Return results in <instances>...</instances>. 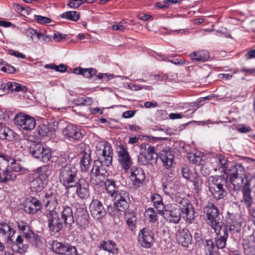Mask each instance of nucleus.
I'll use <instances>...</instances> for the list:
<instances>
[{"label":"nucleus","instance_id":"nucleus-1","mask_svg":"<svg viewBox=\"0 0 255 255\" xmlns=\"http://www.w3.org/2000/svg\"><path fill=\"white\" fill-rule=\"evenodd\" d=\"M171 185L172 184L170 182H166L162 184V189L164 193L169 196L173 202L179 204L183 219L186 222L191 223L195 218L193 205L187 198L181 197L179 193H173Z\"/></svg>","mask_w":255,"mask_h":255},{"label":"nucleus","instance_id":"nucleus-2","mask_svg":"<svg viewBox=\"0 0 255 255\" xmlns=\"http://www.w3.org/2000/svg\"><path fill=\"white\" fill-rule=\"evenodd\" d=\"M128 194L127 192H122L121 194L117 195L115 198L113 206L109 205L107 208V212L112 216L115 223L117 224L120 222L122 216V213L125 212L128 207Z\"/></svg>","mask_w":255,"mask_h":255},{"label":"nucleus","instance_id":"nucleus-3","mask_svg":"<svg viewBox=\"0 0 255 255\" xmlns=\"http://www.w3.org/2000/svg\"><path fill=\"white\" fill-rule=\"evenodd\" d=\"M227 182V175L210 176L208 178V187L212 198L215 200L223 199L227 195L225 189Z\"/></svg>","mask_w":255,"mask_h":255},{"label":"nucleus","instance_id":"nucleus-4","mask_svg":"<svg viewBox=\"0 0 255 255\" xmlns=\"http://www.w3.org/2000/svg\"><path fill=\"white\" fill-rule=\"evenodd\" d=\"M78 170L74 165H68L58 169L59 182L67 191L75 187L78 179Z\"/></svg>","mask_w":255,"mask_h":255},{"label":"nucleus","instance_id":"nucleus-5","mask_svg":"<svg viewBox=\"0 0 255 255\" xmlns=\"http://www.w3.org/2000/svg\"><path fill=\"white\" fill-rule=\"evenodd\" d=\"M137 161L139 164L145 166H152L157 162L158 154L154 146L147 143L140 145Z\"/></svg>","mask_w":255,"mask_h":255},{"label":"nucleus","instance_id":"nucleus-6","mask_svg":"<svg viewBox=\"0 0 255 255\" xmlns=\"http://www.w3.org/2000/svg\"><path fill=\"white\" fill-rule=\"evenodd\" d=\"M96 153L98 160L107 167L111 165L113 158V149L111 144L106 141H100L96 144Z\"/></svg>","mask_w":255,"mask_h":255},{"label":"nucleus","instance_id":"nucleus-7","mask_svg":"<svg viewBox=\"0 0 255 255\" xmlns=\"http://www.w3.org/2000/svg\"><path fill=\"white\" fill-rule=\"evenodd\" d=\"M105 166L100 160L94 161L90 175L91 182L93 184L100 185L104 182L108 175L107 169Z\"/></svg>","mask_w":255,"mask_h":255},{"label":"nucleus","instance_id":"nucleus-8","mask_svg":"<svg viewBox=\"0 0 255 255\" xmlns=\"http://www.w3.org/2000/svg\"><path fill=\"white\" fill-rule=\"evenodd\" d=\"M14 123L21 131L32 130L36 126V120L33 117L24 113H17L14 119Z\"/></svg>","mask_w":255,"mask_h":255},{"label":"nucleus","instance_id":"nucleus-9","mask_svg":"<svg viewBox=\"0 0 255 255\" xmlns=\"http://www.w3.org/2000/svg\"><path fill=\"white\" fill-rule=\"evenodd\" d=\"M207 215V222L214 230H218L219 228L225 226L224 223L219 221L218 210L212 203H209L204 210Z\"/></svg>","mask_w":255,"mask_h":255},{"label":"nucleus","instance_id":"nucleus-10","mask_svg":"<svg viewBox=\"0 0 255 255\" xmlns=\"http://www.w3.org/2000/svg\"><path fill=\"white\" fill-rule=\"evenodd\" d=\"M116 151L119 164L125 171H127L130 168L133 163L127 147L120 144L117 147Z\"/></svg>","mask_w":255,"mask_h":255},{"label":"nucleus","instance_id":"nucleus-11","mask_svg":"<svg viewBox=\"0 0 255 255\" xmlns=\"http://www.w3.org/2000/svg\"><path fill=\"white\" fill-rule=\"evenodd\" d=\"M175 203L165 205L162 215H164L167 219L170 222L178 223L181 219V214L183 215L179 204Z\"/></svg>","mask_w":255,"mask_h":255},{"label":"nucleus","instance_id":"nucleus-12","mask_svg":"<svg viewBox=\"0 0 255 255\" xmlns=\"http://www.w3.org/2000/svg\"><path fill=\"white\" fill-rule=\"evenodd\" d=\"M48 222V227L51 234H55L61 231L63 227V223L56 211L45 212Z\"/></svg>","mask_w":255,"mask_h":255},{"label":"nucleus","instance_id":"nucleus-13","mask_svg":"<svg viewBox=\"0 0 255 255\" xmlns=\"http://www.w3.org/2000/svg\"><path fill=\"white\" fill-rule=\"evenodd\" d=\"M137 241L142 247L150 248L154 242V234L150 229L144 228L139 231Z\"/></svg>","mask_w":255,"mask_h":255},{"label":"nucleus","instance_id":"nucleus-14","mask_svg":"<svg viewBox=\"0 0 255 255\" xmlns=\"http://www.w3.org/2000/svg\"><path fill=\"white\" fill-rule=\"evenodd\" d=\"M130 169L129 177L132 185L136 188L141 186L145 179L144 170L141 168L136 166L131 167Z\"/></svg>","mask_w":255,"mask_h":255},{"label":"nucleus","instance_id":"nucleus-15","mask_svg":"<svg viewBox=\"0 0 255 255\" xmlns=\"http://www.w3.org/2000/svg\"><path fill=\"white\" fill-rule=\"evenodd\" d=\"M26 178L29 182V189L32 192H41L47 184L46 181L38 176H35L33 174H28Z\"/></svg>","mask_w":255,"mask_h":255},{"label":"nucleus","instance_id":"nucleus-16","mask_svg":"<svg viewBox=\"0 0 255 255\" xmlns=\"http://www.w3.org/2000/svg\"><path fill=\"white\" fill-rule=\"evenodd\" d=\"M60 218L63 222L65 226L71 229L75 221L71 207L68 205L63 206L60 211Z\"/></svg>","mask_w":255,"mask_h":255},{"label":"nucleus","instance_id":"nucleus-17","mask_svg":"<svg viewBox=\"0 0 255 255\" xmlns=\"http://www.w3.org/2000/svg\"><path fill=\"white\" fill-rule=\"evenodd\" d=\"M176 238L178 243L185 248L188 247L192 241L189 231L185 228L178 229L176 234Z\"/></svg>","mask_w":255,"mask_h":255},{"label":"nucleus","instance_id":"nucleus-18","mask_svg":"<svg viewBox=\"0 0 255 255\" xmlns=\"http://www.w3.org/2000/svg\"><path fill=\"white\" fill-rule=\"evenodd\" d=\"M43 202L46 205V212L56 211L58 205V196L52 190H49L46 192Z\"/></svg>","mask_w":255,"mask_h":255},{"label":"nucleus","instance_id":"nucleus-19","mask_svg":"<svg viewBox=\"0 0 255 255\" xmlns=\"http://www.w3.org/2000/svg\"><path fill=\"white\" fill-rule=\"evenodd\" d=\"M218 237L215 238L214 242L218 250L223 249L227 244V240L228 238V230L226 226L219 228L218 230H214Z\"/></svg>","mask_w":255,"mask_h":255},{"label":"nucleus","instance_id":"nucleus-20","mask_svg":"<svg viewBox=\"0 0 255 255\" xmlns=\"http://www.w3.org/2000/svg\"><path fill=\"white\" fill-rule=\"evenodd\" d=\"M64 136L69 139L80 140L83 137V134L80 128L74 125H69L63 130Z\"/></svg>","mask_w":255,"mask_h":255},{"label":"nucleus","instance_id":"nucleus-21","mask_svg":"<svg viewBox=\"0 0 255 255\" xmlns=\"http://www.w3.org/2000/svg\"><path fill=\"white\" fill-rule=\"evenodd\" d=\"M89 208L92 216L97 220L102 218L106 214L102 203L98 200H93L90 204Z\"/></svg>","mask_w":255,"mask_h":255},{"label":"nucleus","instance_id":"nucleus-22","mask_svg":"<svg viewBox=\"0 0 255 255\" xmlns=\"http://www.w3.org/2000/svg\"><path fill=\"white\" fill-rule=\"evenodd\" d=\"M0 139L7 140L9 141L19 140V135L13 130L6 127L3 124H0Z\"/></svg>","mask_w":255,"mask_h":255},{"label":"nucleus","instance_id":"nucleus-23","mask_svg":"<svg viewBox=\"0 0 255 255\" xmlns=\"http://www.w3.org/2000/svg\"><path fill=\"white\" fill-rule=\"evenodd\" d=\"M41 208V203L36 198L30 197L26 199L24 207L25 212L29 214H36Z\"/></svg>","mask_w":255,"mask_h":255},{"label":"nucleus","instance_id":"nucleus-24","mask_svg":"<svg viewBox=\"0 0 255 255\" xmlns=\"http://www.w3.org/2000/svg\"><path fill=\"white\" fill-rule=\"evenodd\" d=\"M76 193L81 199H86L90 195L89 184L84 178H80L76 182Z\"/></svg>","mask_w":255,"mask_h":255},{"label":"nucleus","instance_id":"nucleus-25","mask_svg":"<svg viewBox=\"0 0 255 255\" xmlns=\"http://www.w3.org/2000/svg\"><path fill=\"white\" fill-rule=\"evenodd\" d=\"M15 231L8 224L4 222H0V237L4 239L7 242H13L12 237Z\"/></svg>","mask_w":255,"mask_h":255},{"label":"nucleus","instance_id":"nucleus-26","mask_svg":"<svg viewBox=\"0 0 255 255\" xmlns=\"http://www.w3.org/2000/svg\"><path fill=\"white\" fill-rule=\"evenodd\" d=\"M250 182V180H247L242 190L243 193L242 202L245 204L249 210H251V207L253 204V198L251 195V189Z\"/></svg>","mask_w":255,"mask_h":255},{"label":"nucleus","instance_id":"nucleus-27","mask_svg":"<svg viewBox=\"0 0 255 255\" xmlns=\"http://www.w3.org/2000/svg\"><path fill=\"white\" fill-rule=\"evenodd\" d=\"M160 158L166 168L169 169L171 167L174 161V156L169 148H165L161 151Z\"/></svg>","mask_w":255,"mask_h":255},{"label":"nucleus","instance_id":"nucleus-28","mask_svg":"<svg viewBox=\"0 0 255 255\" xmlns=\"http://www.w3.org/2000/svg\"><path fill=\"white\" fill-rule=\"evenodd\" d=\"M105 185V189L109 195L114 198L115 200V197L117 195L121 194L122 192H126L125 190H118V187L116 185V182L112 179H107L104 182Z\"/></svg>","mask_w":255,"mask_h":255},{"label":"nucleus","instance_id":"nucleus-29","mask_svg":"<svg viewBox=\"0 0 255 255\" xmlns=\"http://www.w3.org/2000/svg\"><path fill=\"white\" fill-rule=\"evenodd\" d=\"M12 248L19 254L24 253L28 248V245L26 240L24 237L19 235L17 237L16 240L13 242Z\"/></svg>","mask_w":255,"mask_h":255},{"label":"nucleus","instance_id":"nucleus-30","mask_svg":"<svg viewBox=\"0 0 255 255\" xmlns=\"http://www.w3.org/2000/svg\"><path fill=\"white\" fill-rule=\"evenodd\" d=\"M243 219L240 216H233L230 221H228L229 231L232 234L238 233L241 231Z\"/></svg>","mask_w":255,"mask_h":255},{"label":"nucleus","instance_id":"nucleus-31","mask_svg":"<svg viewBox=\"0 0 255 255\" xmlns=\"http://www.w3.org/2000/svg\"><path fill=\"white\" fill-rule=\"evenodd\" d=\"M181 173L182 176L186 180L193 182L195 188H198V179L196 178V175L193 173V172L190 169L189 166L187 165H184L181 168Z\"/></svg>","mask_w":255,"mask_h":255},{"label":"nucleus","instance_id":"nucleus-32","mask_svg":"<svg viewBox=\"0 0 255 255\" xmlns=\"http://www.w3.org/2000/svg\"><path fill=\"white\" fill-rule=\"evenodd\" d=\"M16 178V175L11 171H9L8 167H0V183H7L9 181H14Z\"/></svg>","mask_w":255,"mask_h":255},{"label":"nucleus","instance_id":"nucleus-33","mask_svg":"<svg viewBox=\"0 0 255 255\" xmlns=\"http://www.w3.org/2000/svg\"><path fill=\"white\" fill-rule=\"evenodd\" d=\"M191 60L195 62H205L209 58L208 51L206 50L194 51L189 55Z\"/></svg>","mask_w":255,"mask_h":255},{"label":"nucleus","instance_id":"nucleus-34","mask_svg":"<svg viewBox=\"0 0 255 255\" xmlns=\"http://www.w3.org/2000/svg\"><path fill=\"white\" fill-rule=\"evenodd\" d=\"M99 248L105 251H107L113 255L118 253V248L116 243L112 241L108 240L107 241H102L99 245Z\"/></svg>","mask_w":255,"mask_h":255},{"label":"nucleus","instance_id":"nucleus-35","mask_svg":"<svg viewBox=\"0 0 255 255\" xmlns=\"http://www.w3.org/2000/svg\"><path fill=\"white\" fill-rule=\"evenodd\" d=\"M125 214V220L131 231H133L136 228V213L131 210L126 211Z\"/></svg>","mask_w":255,"mask_h":255},{"label":"nucleus","instance_id":"nucleus-36","mask_svg":"<svg viewBox=\"0 0 255 255\" xmlns=\"http://www.w3.org/2000/svg\"><path fill=\"white\" fill-rule=\"evenodd\" d=\"M238 171L237 173L238 175V178L235 179V178L233 179L232 177L231 180H230L231 183L232 184L233 186V189L235 191L239 190L243 186L244 180L245 177H246L245 172H242V171L240 169H238L237 171Z\"/></svg>","mask_w":255,"mask_h":255},{"label":"nucleus","instance_id":"nucleus-37","mask_svg":"<svg viewBox=\"0 0 255 255\" xmlns=\"http://www.w3.org/2000/svg\"><path fill=\"white\" fill-rule=\"evenodd\" d=\"M150 199L154 206L157 210L158 214L162 215L163 210L165 206L163 203L162 197L159 194L154 193L151 195Z\"/></svg>","mask_w":255,"mask_h":255},{"label":"nucleus","instance_id":"nucleus-38","mask_svg":"<svg viewBox=\"0 0 255 255\" xmlns=\"http://www.w3.org/2000/svg\"><path fill=\"white\" fill-rule=\"evenodd\" d=\"M204 250L206 255H219V250L212 239L206 240Z\"/></svg>","mask_w":255,"mask_h":255},{"label":"nucleus","instance_id":"nucleus-39","mask_svg":"<svg viewBox=\"0 0 255 255\" xmlns=\"http://www.w3.org/2000/svg\"><path fill=\"white\" fill-rule=\"evenodd\" d=\"M189 160L197 165H203L206 163L205 156L201 153H191L187 155Z\"/></svg>","mask_w":255,"mask_h":255},{"label":"nucleus","instance_id":"nucleus-40","mask_svg":"<svg viewBox=\"0 0 255 255\" xmlns=\"http://www.w3.org/2000/svg\"><path fill=\"white\" fill-rule=\"evenodd\" d=\"M45 146L41 143L34 142L29 146L28 150L32 156L37 159Z\"/></svg>","mask_w":255,"mask_h":255},{"label":"nucleus","instance_id":"nucleus-41","mask_svg":"<svg viewBox=\"0 0 255 255\" xmlns=\"http://www.w3.org/2000/svg\"><path fill=\"white\" fill-rule=\"evenodd\" d=\"M91 161V153L84 151L82 153V157L80 160V167L82 171L88 170Z\"/></svg>","mask_w":255,"mask_h":255},{"label":"nucleus","instance_id":"nucleus-42","mask_svg":"<svg viewBox=\"0 0 255 255\" xmlns=\"http://www.w3.org/2000/svg\"><path fill=\"white\" fill-rule=\"evenodd\" d=\"M17 227L19 230L24 234L25 238H29L30 236L32 235L33 231L30 226L26 222L23 221L18 222Z\"/></svg>","mask_w":255,"mask_h":255},{"label":"nucleus","instance_id":"nucleus-43","mask_svg":"<svg viewBox=\"0 0 255 255\" xmlns=\"http://www.w3.org/2000/svg\"><path fill=\"white\" fill-rule=\"evenodd\" d=\"M36 171L39 174L38 176L47 182L48 178L51 174V169L49 165H44L36 168Z\"/></svg>","mask_w":255,"mask_h":255},{"label":"nucleus","instance_id":"nucleus-44","mask_svg":"<svg viewBox=\"0 0 255 255\" xmlns=\"http://www.w3.org/2000/svg\"><path fill=\"white\" fill-rule=\"evenodd\" d=\"M69 158V157L67 154L65 153H60L57 156V159L56 160L52 157L51 161L56 162L57 165L61 166L60 168H63L68 165H72V164L68 163Z\"/></svg>","mask_w":255,"mask_h":255},{"label":"nucleus","instance_id":"nucleus-45","mask_svg":"<svg viewBox=\"0 0 255 255\" xmlns=\"http://www.w3.org/2000/svg\"><path fill=\"white\" fill-rule=\"evenodd\" d=\"M52 158L51 149L50 148L45 146L43 149V151L40 153L37 159L43 163H47Z\"/></svg>","mask_w":255,"mask_h":255},{"label":"nucleus","instance_id":"nucleus-46","mask_svg":"<svg viewBox=\"0 0 255 255\" xmlns=\"http://www.w3.org/2000/svg\"><path fill=\"white\" fill-rule=\"evenodd\" d=\"M217 163L218 166V169H221L222 172L227 174L229 163L228 159L225 156L220 155L217 157Z\"/></svg>","mask_w":255,"mask_h":255},{"label":"nucleus","instance_id":"nucleus-47","mask_svg":"<svg viewBox=\"0 0 255 255\" xmlns=\"http://www.w3.org/2000/svg\"><path fill=\"white\" fill-rule=\"evenodd\" d=\"M74 73L78 75H82L86 78H92L96 74V70L92 68H76Z\"/></svg>","mask_w":255,"mask_h":255},{"label":"nucleus","instance_id":"nucleus-48","mask_svg":"<svg viewBox=\"0 0 255 255\" xmlns=\"http://www.w3.org/2000/svg\"><path fill=\"white\" fill-rule=\"evenodd\" d=\"M60 17L73 21H77L80 18V13L76 11H68L62 13Z\"/></svg>","mask_w":255,"mask_h":255},{"label":"nucleus","instance_id":"nucleus-49","mask_svg":"<svg viewBox=\"0 0 255 255\" xmlns=\"http://www.w3.org/2000/svg\"><path fill=\"white\" fill-rule=\"evenodd\" d=\"M145 216L149 223H158L157 214L153 208H148L145 210Z\"/></svg>","mask_w":255,"mask_h":255},{"label":"nucleus","instance_id":"nucleus-50","mask_svg":"<svg viewBox=\"0 0 255 255\" xmlns=\"http://www.w3.org/2000/svg\"><path fill=\"white\" fill-rule=\"evenodd\" d=\"M67 243H62L57 241H53L51 245L52 251L56 254L63 255Z\"/></svg>","mask_w":255,"mask_h":255},{"label":"nucleus","instance_id":"nucleus-51","mask_svg":"<svg viewBox=\"0 0 255 255\" xmlns=\"http://www.w3.org/2000/svg\"><path fill=\"white\" fill-rule=\"evenodd\" d=\"M73 103L76 106H90L93 103V100L89 97H78L73 100Z\"/></svg>","mask_w":255,"mask_h":255},{"label":"nucleus","instance_id":"nucleus-52","mask_svg":"<svg viewBox=\"0 0 255 255\" xmlns=\"http://www.w3.org/2000/svg\"><path fill=\"white\" fill-rule=\"evenodd\" d=\"M238 169H240L242 172H245L244 167L241 164H236L231 166L228 173L230 180H231L232 177L233 179L234 178L235 179L238 178V175L237 174V173H238V171H237Z\"/></svg>","mask_w":255,"mask_h":255},{"label":"nucleus","instance_id":"nucleus-53","mask_svg":"<svg viewBox=\"0 0 255 255\" xmlns=\"http://www.w3.org/2000/svg\"><path fill=\"white\" fill-rule=\"evenodd\" d=\"M39 31H37L33 28H29L25 30V34L27 37H29L33 42L38 41Z\"/></svg>","mask_w":255,"mask_h":255},{"label":"nucleus","instance_id":"nucleus-54","mask_svg":"<svg viewBox=\"0 0 255 255\" xmlns=\"http://www.w3.org/2000/svg\"><path fill=\"white\" fill-rule=\"evenodd\" d=\"M164 4H162L161 2H158L155 5V7L156 8H167L171 4H177L180 3L181 0H163Z\"/></svg>","mask_w":255,"mask_h":255},{"label":"nucleus","instance_id":"nucleus-55","mask_svg":"<svg viewBox=\"0 0 255 255\" xmlns=\"http://www.w3.org/2000/svg\"><path fill=\"white\" fill-rule=\"evenodd\" d=\"M26 239H28L29 242L37 247H39L42 244L40 237L33 232H32V235L30 236V237Z\"/></svg>","mask_w":255,"mask_h":255},{"label":"nucleus","instance_id":"nucleus-56","mask_svg":"<svg viewBox=\"0 0 255 255\" xmlns=\"http://www.w3.org/2000/svg\"><path fill=\"white\" fill-rule=\"evenodd\" d=\"M78 252L75 247L67 243L63 255H77Z\"/></svg>","mask_w":255,"mask_h":255},{"label":"nucleus","instance_id":"nucleus-57","mask_svg":"<svg viewBox=\"0 0 255 255\" xmlns=\"http://www.w3.org/2000/svg\"><path fill=\"white\" fill-rule=\"evenodd\" d=\"M37 132L38 135L41 136H46L50 131L49 128L44 124L38 126L37 127Z\"/></svg>","mask_w":255,"mask_h":255},{"label":"nucleus","instance_id":"nucleus-58","mask_svg":"<svg viewBox=\"0 0 255 255\" xmlns=\"http://www.w3.org/2000/svg\"><path fill=\"white\" fill-rule=\"evenodd\" d=\"M52 35L47 34L44 31L39 30L38 41L43 43H48L52 40Z\"/></svg>","mask_w":255,"mask_h":255},{"label":"nucleus","instance_id":"nucleus-59","mask_svg":"<svg viewBox=\"0 0 255 255\" xmlns=\"http://www.w3.org/2000/svg\"><path fill=\"white\" fill-rule=\"evenodd\" d=\"M77 224L82 228H85L88 224V216L87 214H83L82 216H79L77 219Z\"/></svg>","mask_w":255,"mask_h":255},{"label":"nucleus","instance_id":"nucleus-60","mask_svg":"<svg viewBox=\"0 0 255 255\" xmlns=\"http://www.w3.org/2000/svg\"><path fill=\"white\" fill-rule=\"evenodd\" d=\"M6 167H8V169L10 167L11 169L10 171L12 172H20L24 170V168L22 167L19 163L16 162L15 159L14 160V162L11 163L10 165H7Z\"/></svg>","mask_w":255,"mask_h":255},{"label":"nucleus","instance_id":"nucleus-61","mask_svg":"<svg viewBox=\"0 0 255 255\" xmlns=\"http://www.w3.org/2000/svg\"><path fill=\"white\" fill-rule=\"evenodd\" d=\"M84 0H69L67 5L72 8H77L84 3Z\"/></svg>","mask_w":255,"mask_h":255},{"label":"nucleus","instance_id":"nucleus-62","mask_svg":"<svg viewBox=\"0 0 255 255\" xmlns=\"http://www.w3.org/2000/svg\"><path fill=\"white\" fill-rule=\"evenodd\" d=\"M34 19L40 24H46L51 22L50 18L41 15H35Z\"/></svg>","mask_w":255,"mask_h":255},{"label":"nucleus","instance_id":"nucleus-63","mask_svg":"<svg viewBox=\"0 0 255 255\" xmlns=\"http://www.w3.org/2000/svg\"><path fill=\"white\" fill-rule=\"evenodd\" d=\"M15 68L12 65L5 63L4 68H3L2 72L7 73L9 74H12L14 73Z\"/></svg>","mask_w":255,"mask_h":255},{"label":"nucleus","instance_id":"nucleus-64","mask_svg":"<svg viewBox=\"0 0 255 255\" xmlns=\"http://www.w3.org/2000/svg\"><path fill=\"white\" fill-rule=\"evenodd\" d=\"M244 252L245 255H253L254 252V248L253 247H249L247 244L243 245Z\"/></svg>","mask_w":255,"mask_h":255}]
</instances>
